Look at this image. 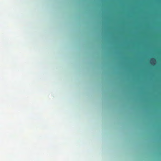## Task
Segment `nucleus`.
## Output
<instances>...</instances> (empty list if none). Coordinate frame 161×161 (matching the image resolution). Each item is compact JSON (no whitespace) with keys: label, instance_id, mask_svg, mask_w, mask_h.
Here are the masks:
<instances>
[{"label":"nucleus","instance_id":"nucleus-1","mask_svg":"<svg viewBox=\"0 0 161 161\" xmlns=\"http://www.w3.org/2000/svg\"><path fill=\"white\" fill-rule=\"evenodd\" d=\"M155 60V59H154V58H153V59H152V60H153V61H154V60Z\"/></svg>","mask_w":161,"mask_h":161}]
</instances>
